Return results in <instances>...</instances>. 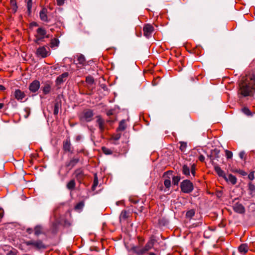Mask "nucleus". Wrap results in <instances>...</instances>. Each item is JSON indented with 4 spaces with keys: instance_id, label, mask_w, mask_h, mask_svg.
I'll return each mask as SVG.
<instances>
[{
    "instance_id": "12",
    "label": "nucleus",
    "mask_w": 255,
    "mask_h": 255,
    "mask_svg": "<svg viewBox=\"0 0 255 255\" xmlns=\"http://www.w3.org/2000/svg\"><path fill=\"white\" fill-rule=\"evenodd\" d=\"M235 212L239 214H243L245 212V209L243 205L240 203H236L233 206Z\"/></svg>"
},
{
    "instance_id": "55",
    "label": "nucleus",
    "mask_w": 255,
    "mask_h": 255,
    "mask_svg": "<svg viewBox=\"0 0 255 255\" xmlns=\"http://www.w3.org/2000/svg\"><path fill=\"white\" fill-rule=\"evenodd\" d=\"M5 89V88L3 85H0V91H3Z\"/></svg>"
},
{
    "instance_id": "17",
    "label": "nucleus",
    "mask_w": 255,
    "mask_h": 255,
    "mask_svg": "<svg viewBox=\"0 0 255 255\" xmlns=\"http://www.w3.org/2000/svg\"><path fill=\"white\" fill-rule=\"evenodd\" d=\"M214 170L217 173L219 176L225 178L226 176L225 172L218 165L216 164L214 165Z\"/></svg>"
},
{
    "instance_id": "5",
    "label": "nucleus",
    "mask_w": 255,
    "mask_h": 255,
    "mask_svg": "<svg viewBox=\"0 0 255 255\" xmlns=\"http://www.w3.org/2000/svg\"><path fill=\"white\" fill-rule=\"evenodd\" d=\"M153 30L154 28L151 24H146L144 25L143 28L144 35L146 37L149 38L151 36Z\"/></svg>"
},
{
    "instance_id": "28",
    "label": "nucleus",
    "mask_w": 255,
    "mask_h": 255,
    "mask_svg": "<svg viewBox=\"0 0 255 255\" xmlns=\"http://www.w3.org/2000/svg\"><path fill=\"white\" fill-rule=\"evenodd\" d=\"M32 6V0H28L27 1V13H28V15H30L31 13Z\"/></svg>"
},
{
    "instance_id": "59",
    "label": "nucleus",
    "mask_w": 255,
    "mask_h": 255,
    "mask_svg": "<svg viewBox=\"0 0 255 255\" xmlns=\"http://www.w3.org/2000/svg\"><path fill=\"white\" fill-rule=\"evenodd\" d=\"M149 255H156V254L153 253H149Z\"/></svg>"
},
{
    "instance_id": "20",
    "label": "nucleus",
    "mask_w": 255,
    "mask_h": 255,
    "mask_svg": "<svg viewBox=\"0 0 255 255\" xmlns=\"http://www.w3.org/2000/svg\"><path fill=\"white\" fill-rule=\"evenodd\" d=\"M97 123L98 125L100 131H102L104 130V121L100 117H97Z\"/></svg>"
},
{
    "instance_id": "42",
    "label": "nucleus",
    "mask_w": 255,
    "mask_h": 255,
    "mask_svg": "<svg viewBox=\"0 0 255 255\" xmlns=\"http://www.w3.org/2000/svg\"><path fill=\"white\" fill-rule=\"evenodd\" d=\"M86 82L89 84H93L94 82V79L91 76H88L86 78Z\"/></svg>"
},
{
    "instance_id": "32",
    "label": "nucleus",
    "mask_w": 255,
    "mask_h": 255,
    "mask_svg": "<svg viewBox=\"0 0 255 255\" xmlns=\"http://www.w3.org/2000/svg\"><path fill=\"white\" fill-rule=\"evenodd\" d=\"M195 211L193 209H191L187 212L186 216L187 218H191L195 215Z\"/></svg>"
},
{
    "instance_id": "27",
    "label": "nucleus",
    "mask_w": 255,
    "mask_h": 255,
    "mask_svg": "<svg viewBox=\"0 0 255 255\" xmlns=\"http://www.w3.org/2000/svg\"><path fill=\"white\" fill-rule=\"evenodd\" d=\"M67 188L69 190H73L75 187V182L74 180H71L67 184Z\"/></svg>"
},
{
    "instance_id": "46",
    "label": "nucleus",
    "mask_w": 255,
    "mask_h": 255,
    "mask_svg": "<svg viewBox=\"0 0 255 255\" xmlns=\"http://www.w3.org/2000/svg\"><path fill=\"white\" fill-rule=\"evenodd\" d=\"M42 40H43V39H42L41 38H40L39 37H36V38H35V39H34V41L35 42V43L39 44L40 41H41Z\"/></svg>"
},
{
    "instance_id": "57",
    "label": "nucleus",
    "mask_w": 255,
    "mask_h": 255,
    "mask_svg": "<svg viewBox=\"0 0 255 255\" xmlns=\"http://www.w3.org/2000/svg\"><path fill=\"white\" fill-rule=\"evenodd\" d=\"M32 231V230L31 229H27V232L29 233V234H31V232Z\"/></svg>"
},
{
    "instance_id": "24",
    "label": "nucleus",
    "mask_w": 255,
    "mask_h": 255,
    "mask_svg": "<svg viewBox=\"0 0 255 255\" xmlns=\"http://www.w3.org/2000/svg\"><path fill=\"white\" fill-rule=\"evenodd\" d=\"M78 161H79L78 158H73L67 164V166L69 167L70 168H72L78 162Z\"/></svg>"
},
{
    "instance_id": "4",
    "label": "nucleus",
    "mask_w": 255,
    "mask_h": 255,
    "mask_svg": "<svg viewBox=\"0 0 255 255\" xmlns=\"http://www.w3.org/2000/svg\"><path fill=\"white\" fill-rule=\"evenodd\" d=\"M25 245L27 246H33L35 249L39 250L41 249H45L46 246L44 245L41 240H29L25 242Z\"/></svg>"
},
{
    "instance_id": "11",
    "label": "nucleus",
    "mask_w": 255,
    "mask_h": 255,
    "mask_svg": "<svg viewBox=\"0 0 255 255\" xmlns=\"http://www.w3.org/2000/svg\"><path fill=\"white\" fill-rule=\"evenodd\" d=\"M46 35V30L42 27H39L36 30V34L35 37H39L42 39H43L45 37H48Z\"/></svg>"
},
{
    "instance_id": "2",
    "label": "nucleus",
    "mask_w": 255,
    "mask_h": 255,
    "mask_svg": "<svg viewBox=\"0 0 255 255\" xmlns=\"http://www.w3.org/2000/svg\"><path fill=\"white\" fill-rule=\"evenodd\" d=\"M180 188L182 192L190 193L193 190V183L189 180H184L180 184Z\"/></svg>"
},
{
    "instance_id": "44",
    "label": "nucleus",
    "mask_w": 255,
    "mask_h": 255,
    "mask_svg": "<svg viewBox=\"0 0 255 255\" xmlns=\"http://www.w3.org/2000/svg\"><path fill=\"white\" fill-rule=\"evenodd\" d=\"M98 183V178H97V176H95V178H94V183H93L92 188L93 189H94L97 186Z\"/></svg>"
},
{
    "instance_id": "1",
    "label": "nucleus",
    "mask_w": 255,
    "mask_h": 255,
    "mask_svg": "<svg viewBox=\"0 0 255 255\" xmlns=\"http://www.w3.org/2000/svg\"><path fill=\"white\" fill-rule=\"evenodd\" d=\"M240 88L241 94L244 97L252 96L255 92V88L248 85L243 80L240 83Z\"/></svg>"
},
{
    "instance_id": "40",
    "label": "nucleus",
    "mask_w": 255,
    "mask_h": 255,
    "mask_svg": "<svg viewBox=\"0 0 255 255\" xmlns=\"http://www.w3.org/2000/svg\"><path fill=\"white\" fill-rule=\"evenodd\" d=\"M78 61L79 62V63L83 64L85 61L84 56L82 55H79L78 57Z\"/></svg>"
},
{
    "instance_id": "37",
    "label": "nucleus",
    "mask_w": 255,
    "mask_h": 255,
    "mask_svg": "<svg viewBox=\"0 0 255 255\" xmlns=\"http://www.w3.org/2000/svg\"><path fill=\"white\" fill-rule=\"evenodd\" d=\"M128 217V213L126 211H123L120 215V218L123 220L126 219Z\"/></svg>"
},
{
    "instance_id": "62",
    "label": "nucleus",
    "mask_w": 255,
    "mask_h": 255,
    "mask_svg": "<svg viewBox=\"0 0 255 255\" xmlns=\"http://www.w3.org/2000/svg\"><path fill=\"white\" fill-rule=\"evenodd\" d=\"M129 255H132V254H130Z\"/></svg>"
},
{
    "instance_id": "47",
    "label": "nucleus",
    "mask_w": 255,
    "mask_h": 255,
    "mask_svg": "<svg viewBox=\"0 0 255 255\" xmlns=\"http://www.w3.org/2000/svg\"><path fill=\"white\" fill-rule=\"evenodd\" d=\"M248 177L251 180H253L254 179V172H251L249 175H248Z\"/></svg>"
},
{
    "instance_id": "21",
    "label": "nucleus",
    "mask_w": 255,
    "mask_h": 255,
    "mask_svg": "<svg viewBox=\"0 0 255 255\" xmlns=\"http://www.w3.org/2000/svg\"><path fill=\"white\" fill-rule=\"evenodd\" d=\"M34 235L36 236H38L39 235L43 234V229L42 226L37 225L34 229Z\"/></svg>"
},
{
    "instance_id": "58",
    "label": "nucleus",
    "mask_w": 255,
    "mask_h": 255,
    "mask_svg": "<svg viewBox=\"0 0 255 255\" xmlns=\"http://www.w3.org/2000/svg\"><path fill=\"white\" fill-rule=\"evenodd\" d=\"M3 104L2 103H0V109H1L3 107Z\"/></svg>"
},
{
    "instance_id": "13",
    "label": "nucleus",
    "mask_w": 255,
    "mask_h": 255,
    "mask_svg": "<svg viewBox=\"0 0 255 255\" xmlns=\"http://www.w3.org/2000/svg\"><path fill=\"white\" fill-rule=\"evenodd\" d=\"M62 104L61 101L59 99H56L54 104L53 113L55 115H57L59 112L61 110Z\"/></svg>"
},
{
    "instance_id": "31",
    "label": "nucleus",
    "mask_w": 255,
    "mask_h": 255,
    "mask_svg": "<svg viewBox=\"0 0 255 255\" xmlns=\"http://www.w3.org/2000/svg\"><path fill=\"white\" fill-rule=\"evenodd\" d=\"M59 41L58 39L57 38H53L51 39V47H54L57 46L59 44Z\"/></svg>"
},
{
    "instance_id": "34",
    "label": "nucleus",
    "mask_w": 255,
    "mask_h": 255,
    "mask_svg": "<svg viewBox=\"0 0 255 255\" xmlns=\"http://www.w3.org/2000/svg\"><path fill=\"white\" fill-rule=\"evenodd\" d=\"M180 180V176H176L172 177V183L175 185H177Z\"/></svg>"
},
{
    "instance_id": "3",
    "label": "nucleus",
    "mask_w": 255,
    "mask_h": 255,
    "mask_svg": "<svg viewBox=\"0 0 255 255\" xmlns=\"http://www.w3.org/2000/svg\"><path fill=\"white\" fill-rule=\"evenodd\" d=\"M196 166L194 164L191 165V167L187 165H184L182 167V173L187 177L191 176V178L195 176Z\"/></svg>"
},
{
    "instance_id": "16",
    "label": "nucleus",
    "mask_w": 255,
    "mask_h": 255,
    "mask_svg": "<svg viewBox=\"0 0 255 255\" xmlns=\"http://www.w3.org/2000/svg\"><path fill=\"white\" fill-rule=\"evenodd\" d=\"M155 243V240L151 239H150L145 245L144 247L143 248L144 251L146 252L151 249Z\"/></svg>"
},
{
    "instance_id": "36",
    "label": "nucleus",
    "mask_w": 255,
    "mask_h": 255,
    "mask_svg": "<svg viewBox=\"0 0 255 255\" xmlns=\"http://www.w3.org/2000/svg\"><path fill=\"white\" fill-rule=\"evenodd\" d=\"M242 111L245 114H246L247 116H252V112L250 111L249 109L247 107H244V108H243Z\"/></svg>"
},
{
    "instance_id": "15",
    "label": "nucleus",
    "mask_w": 255,
    "mask_h": 255,
    "mask_svg": "<svg viewBox=\"0 0 255 255\" xmlns=\"http://www.w3.org/2000/svg\"><path fill=\"white\" fill-rule=\"evenodd\" d=\"M47 8L44 7L39 12V16L40 19L43 21H48V17H47Z\"/></svg>"
},
{
    "instance_id": "50",
    "label": "nucleus",
    "mask_w": 255,
    "mask_h": 255,
    "mask_svg": "<svg viewBox=\"0 0 255 255\" xmlns=\"http://www.w3.org/2000/svg\"><path fill=\"white\" fill-rule=\"evenodd\" d=\"M199 160L203 162L205 160V157L203 155H200L199 157Z\"/></svg>"
},
{
    "instance_id": "9",
    "label": "nucleus",
    "mask_w": 255,
    "mask_h": 255,
    "mask_svg": "<svg viewBox=\"0 0 255 255\" xmlns=\"http://www.w3.org/2000/svg\"><path fill=\"white\" fill-rule=\"evenodd\" d=\"M56 180L58 181H60L62 182L64 179V169L63 168V166L61 165L59 166L57 168L56 176Z\"/></svg>"
},
{
    "instance_id": "26",
    "label": "nucleus",
    "mask_w": 255,
    "mask_h": 255,
    "mask_svg": "<svg viewBox=\"0 0 255 255\" xmlns=\"http://www.w3.org/2000/svg\"><path fill=\"white\" fill-rule=\"evenodd\" d=\"M64 81V73L62 74L60 76H59L56 80V84L57 86H59L60 84H61Z\"/></svg>"
},
{
    "instance_id": "19",
    "label": "nucleus",
    "mask_w": 255,
    "mask_h": 255,
    "mask_svg": "<svg viewBox=\"0 0 255 255\" xmlns=\"http://www.w3.org/2000/svg\"><path fill=\"white\" fill-rule=\"evenodd\" d=\"M51 89V85L48 83H45L44 85L41 87V89L43 91V93L46 95L48 94Z\"/></svg>"
},
{
    "instance_id": "10",
    "label": "nucleus",
    "mask_w": 255,
    "mask_h": 255,
    "mask_svg": "<svg viewBox=\"0 0 255 255\" xmlns=\"http://www.w3.org/2000/svg\"><path fill=\"white\" fill-rule=\"evenodd\" d=\"M131 253L136 254L138 255H143L146 252L144 251V248L140 249L137 246H133L131 248V249L129 251V253L130 254H132Z\"/></svg>"
},
{
    "instance_id": "23",
    "label": "nucleus",
    "mask_w": 255,
    "mask_h": 255,
    "mask_svg": "<svg viewBox=\"0 0 255 255\" xmlns=\"http://www.w3.org/2000/svg\"><path fill=\"white\" fill-rule=\"evenodd\" d=\"M238 250L240 253L245 254L248 251V247L247 244H243L239 246Z\"/></svg>"
},
{
    "instance_id": "48",
    "label": "nucleus",
    "mask_w": 255,
    "mask_h": 255,
    "mask_svg": "<svg viewBox=\"0 0 255 255\" xmlns=\"http://www.w3.org/2000/svg\"><path fill=\"white\" fill-rule=\"evenodd\" d=\"M120 137H121V134H117L113 137V139L115 140H118L120 138Z\"/></svg>"
},
{
    "instance_id": "6",
    "label": "nucleus",
    "mask_w": 255,
    "mask_h": 255,
    "mask_svg": "<svg viewBox=\"0 0 255 255\" xmlns=\"http://www.w3.org/2000/svg\"><path fill=\"white\" fill-rule=\"evenodd\" d=\"M36 54L38 57L45 58L49 55V52L44 46H42L37 49Z\"/></svg>"
},
{
    "instance_id": "56",
    "label": "nucleus",
    "mask_w": 255,
    "mask_h": 255,
    "mask_svg": "<svg viewBox=\"0 0 255 255\" xmlns=\"http://www.w3.org/2000/svg\"><path fill=\"white\" fill-rule=\"evenodd\" d=\"M62 11V8H58L56 9V12H61Z\"/></svg>"
},
{
    "instance_id": "22",
    "label": "nucleus",
    "mask_w": 255,
    "mask_h": 255,
    "mask_svg": "<svg viewBox=\"0 0 255 255\" xmlns=\"http://www.w3.org/2000/svg\"><path fill=\"white\" fill-rule=\"evenodd\" d=\"M75 177L78 179H81L84 176V172L82 169H77L74 173Z\"/></svg>"
},
{
    "instance_id": "61",
    "label": "nucleus",
    "mask_w": 255,
    "mask_h": 255,
    "mask_svg": "<svg viewBox=\"0 0 255 255\" xmlns=\"http://www.w3.org/2000/svg\"><path fill=\"white\" fill-rule=\"evenodd\" d=\"M24 255H30L29 254H24Z\"/></svg>"
},
{
    "instance_id": "8",
    "label": "nucleus",
    "mask_w": 255,
    "mask_h": 255,
    "mask_svg": "<svg viewBox=\"0 0 255 255\" xmlns=\"http://www.w3.org/2000/svg\"><path fill=\"white\" fill-rule=\"evenodd\" d=\"M40 86V82L37 80H34L29 86V90L33 93L37 92Z\"/></svg>"
},
{
    "instance_id": "14",
    "label": "nucleus",
    "mask_w": 255,
    "mask_h": 255,
    "mask_svg": "<svg viewBox=\"0 0 255 255\" xmlns=\"http://www.w3.org/2000/svg\"><path fill=\"white\" fill-rule=\"evenodd\" d=\"M14 95L15 98L18 101H22L25 96L24 93L19 89H16L15 90Z\"/></svg>"
},
{
    "instance_id": "30",
    "label": "nucleus",
    "mask_w": 255,
    "mask_h": 255,
    "mask_svg": "<svg viewBox=\"0 0 255 255\" xmlns=\"http://www.w3.org/2000/svg\"><path fill=\"white\" fill-rule=\"evenodd\" d=\"M126 125L125 124V121L123 120L120 122L119 126L118 127V129L119 130L123 131L124 130L126 129Z\"/></svg>"
},
{
    "instance_id": "33",
    "label": "nucleus",
    "mask_w": 255,
    "mask_h": 255,
    "mask_svg": "<svg viewBox=\"0 0 255 255\" xmlns=\"http://www.w3.org/2000/svg\"><path fill=\"white\" fill-rule=\"evenodd\" d=\"M84 206V203L83 201L78 203L75 207V209L77 210H81Z\"/></svg>"
},
{
    "instance_id": "29",
    "label": "nucleus",
    "mask_w": 255,
    "mask_h": 255,
    "mask_svg": "<svg viewBox=\"0 0 255 255\" xmlns=\"http://www.w3.org/2000/svg\"><path fill=\"white\" fill-rule=\"evenodd\" d=\"M65 151H68L71 152H72L73 151V148L71 146V144L68 142L67 140L65 142Z\"/></svg>"
},
{
    "instance_id": "54",
    "label": "nucleus",
    "mask_w": 255,
    "mask_h": 255,
    "mask_svg": "<svg viewBox=\"0 0 255 255\" xmlns=\"http://www.w3.org/2000/svg\"><path fill=\"white\" fill-rule=\"evenodd\" d=\"M82 136L79 135L76 136V139L77 141H79L80 140H81V139H82Z\"/></svg>"
},
{
    "instance_id": "52",
    "label": "nucleus",
    "mask_w": 255,
    "mask_h": 255,
    "mask_svg": "<svg viewBox=\"0 0 255 255\" xmlns=\"http://www.w3.org/2000/svg\"><path fill=\"white\" fill-rule=\"evenodd\" d=\"M239 172L242 174V175H247V173L246 172H245V171H243V170H239Z\"/></svg>"
},
{
    "instance_id": "45",
    "label": "nucleus",
    "mask_w": 255,
    "mask_h": 255,
    "mask_svg": "<svg viewBox=\"0 0 255 255\" xmlns=\"http://www.w3.org/2000/svg\"><path fill=\"white\" fill-rule=\"evenodd\" d=\"M56 4L58 6H62L64 4V0H56Z\"/></svg>"
},
{
    "instance_id": "51",
    "label": "nucleus",
    "mask_w": 255,
    "mask_h": 255,
    "mask_svg": "<svg viewBox=\"0 0 255 255\" xmlns=\"http://www.w3.org/2000/svg\"><path fill=\"white\" fill-rule=\"evenodd\" d=\"M6 255H16V253L15 252L10 251Z\"/></svg>"
},
{
    "instance_id": "25",
    "label": "nucleus",
    "mask_w": 255,
    "mask_h": 255,
    "mask_svg": "<svg viewBox=\"0 0 255 255\" xmlns=\"http://www.w3.org/2000/svg\"><path fill=\"white\" fill-rule=\"evenodd\" d=\"M10 5L11 6L12 11L15 13L18 8V6L17 5V3L15 0H10Z\"/></svg>"
},
{
    "instance_id": "39",
    "label": "nucleus",
    "mask_w": 255,
    "mask_h": 255,
    "mask_svg": "<svg viewBox=\"0 0 255 255\" xmlns=\"http://www.w3.org/2000/svg\"><path fill=\"white\" fill-rule=\"evenodd\" d=\"M164 185L166 188L169 189L171 186V181L169 179H165L164 181Z\"/></svg>"
},
{
    "instance_id": "60",
    "label": "nucleus",
    "mask_w": 255,
    "mask_h": 255,
    "mask_svg": "<svg viewBox=\"0 0 255 255\" xmlns=\"http://www.w3.org/2000/svg\"><path fill=\"white\" fill-rule=\"evenodd\" d=\"M68 73H67V72H65V77H66L68 76Z\"/></svg>"
},
{
    "instance_id": "49",
    "label": "nucleus",
    "mask_w": 255,
    "mask_h": 255,
    "mask_svg": "<svg viewBox=\"0 0 255 255\" xmlns=\"http://www.w3.org/2000/svg\"><path fill=\"white\" fill-rule=\"evenodd\" d=\"M245 154V153L244 151H241L239 153V156L241 159H243L244 155Z\"/></svg>"
},
{
    "instance_id": "18",
    "label": "nucleus",
    "mask_w": 255,
    "mask_h": 255,
    "mask_svg": "<svg viewBox=\"0 0 255 255\" xmlns=\"http://www.w3.org/2000/svg\"><path fill=\"white\" fill-rule=\"evenodd\" d=\"M224 179L227 181L234 185L237 182L236 177L232 174H229L228 176H225Z\"/></svg>"
},
{
    "instance_id": "38",
    "label": "nucleus",
    "mask_w": 255,
    "mask_h": 255,
    "mask_svg": "<svg viewBox=\"0 0 255 255\" xmlns=\"http://www.w3.org/2000/svg\"><path fill=\"white\" fill-rule=\"evenodd\" d=\"M102 150L103 152L106 155H110L112 153V150L106 147H103Z\"/></svg>"
},
{
    "instance_id": "35",
    "label": "nucleus",
    "mask_w": 255,
    "mask_h": 255,
    "mask_svg": "<svg viewBox=\"0 0 255 255\" xmlns=\"http://www.w3.org/2000/svg\"><path fill=\"white\" fill-rule=\"evenodd\" d=\"M180 146L179 148L182 151H184L185 149L187 147V143L183 142V141H180L179 142Z\"/></svg>"
},
{
    "instance_id": "41",
    "label": "nucleus",
    "mask_w": 255,
    "mask_h": 255,
    "mask_svg": "<svg viewBox=\"0 0 255 255\" xmlns=\"http://www.w3.org/2000/svg\"><path fill=\"white\" fill-rule=\"evenodd\" d=\"M225 152H226V156L227 158H231L232 157L233 153L231 151L228 150H226Z\"/></svg>"
},
{
    "instance_id": "43",
    "label": "nucleus",
    "mask_w": 255,
    "mask_h": 255,
    "mask_svg": "<svg viewBox=\"0 0 255 255\" xmlns=\"http://www.w3.org/2000/svg\"><path fill=\"white\" fill-rule=\"evenodd\" d=\"M249 190L252 192L255 191V186L254 184H253L252 183H250L249 184Z\"/></svg>"
},
{
    "instance_id": "53",
    "label": "nucleus",
    "mask_w": 255,
    "mask_h": 255,
    "mask_svg": "<svg viewBox=\"0 0 255 255\" xmlns=\"http://www.w3.org/2000/svg\"><path fill=\"white\" fill-rule=\"evenodd\" d=\"M3 216V211L0 210V221L2 218Z\"/></svg>"
},
{
    "instance_id": "7",
    "label": "nucleus",
    "mask_w": 255,
    "mask_h": 255,
    "mask_svg": "<svg viewBox=\"0 0 255 255\" xmlns=\"http://www.w3.org/2000/svg\"><path fill=\"white\" fill-rule=\"evenodd\" d=\"M93 116V112L91 110H88L85 111L82 116L81 117V119L83 121L90 122L92 120Z\"/></svg>"
}]
</instances>
